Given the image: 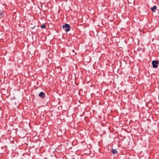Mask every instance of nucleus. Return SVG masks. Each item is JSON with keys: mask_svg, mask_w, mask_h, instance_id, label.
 Returning a JSON list of instances; mask_svg holds the SVG:
<instances>
[{"mask_svg": "<svg viewBox=\"0 0 159 159\" xmlns=\"http://www.w3.org/2000/svg\"><path fill=\"white\" fill-rule=\"evenodd\" d=\"M62 28L65 30L66 32L69 31L70 30V26L68 24L66 23L65 25H63Z\"/></svg>", "mask_w": 159, "mask_h": 159, "instance_id": "nucleus-1", "label": "nucleus"}, {"mask_svg": "<svg viewBox=\"0 0 159 159\" xmlns=\"http://www.w3.org/2000/svg\"><path fill=\"white\" fill-rule=\"evenodd\" d=\"M111 152L113 154H116L117 153V151L116 149H112Z\"/></svg>", "mask_w": 159, "mask_h": 159, "instance_id": "nucleus-5", "label": "nucleus"}, {"mask_svg": "<svg viewBox=\"0 0 159 159\" xmlns=\"http://www.w3.org/2000/svg\"><path fill=\"white\" fill-rule=\"evenodd\" d=\"M159 62L158 61L153 60L152 61V67L155 68H157L158 67L157 64H158Z\"/></svg>", "mask_w": 159, "mask_h": 159, "instance_id": "nucleus-2", "label": "nucleus"}, {"mask_svg": "<svg viewBox=\"0 0 159 159\" xmlns=\"http://www.w3.org/2000/svg\"><path fill=\"white\" fill-rule=\"evenodd\" d=\"M157 9V7L156 6H154L152 7L151 8V10L153 12H155V10Z\"/></svg>", "mask_w": 159, "mask_h": 159, "instance_id": "nucleus-4", "label": "nucleus"}, {"mask_svg": "<svg viewBox=\"0 0 159 159\" xmlns=\"http://www.w3.org/2000/svg\"><path fill=\"white\" fill-rule=\"evenodd\" d=\"M46 25L44 24H43L41 25V29H43L46 27Z\"/></svg>", "mask_w": 159, "mask_h": 159, "instance_id": "nucleus-6", "label": "nucleus"}, {"mask_svg": "<svg viewBox=\"0 0 159 159\" xmlns=\"http://www.w3.org/2000/svg\"><path fill=\"white\" fill-rule=\"evenodd\" d=\"M39 96L42 98H44L45 97V94L44 92H41L39 93Z\"/></svg>", "mask_w": 159, "mask_h": 159, "instance_id": "nucleus-3", "label": "nucleus"}]
</instances>
